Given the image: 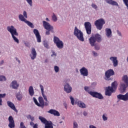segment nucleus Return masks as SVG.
<instances>
[{
	"mask_svg": "<svg viewBox=\"0 0 128 128\" xmlns=\"http://www.w3.org/2000/svg\"><path fill=\"white\" fill-rule=\"evenodd\" d=\"M102 42V36L98 34H95L90 36L89 38V42L91 46H94L96 50H99L100 46L96 44V42Z\"/></svg>",
	"mask_w": 128,
	"mask_h": 128,
	"instance_id": "1",
	"label": "nucleus"
},
{
	"mask_svg": "<svg viewBox=\"0 0 128 128\" xmlns=\"http://www.w3.org/2000/svg\"><path fill=\"white\" fill-rule=\"evenodd\" d=\"M128 86V76L126 75H124L122 77V82L120 84L119 90L121 93L124 92L126 88Z\"/></svg>",
	"mask_w": 128,
	"mask_h": 128,
	"instance_id": "2",
	"label": "nucleus"
},
{
	"mask_svg": "<svg viewBox=\"0 0 128 128\" xmlns=\"http://www.w3.org/2000/svg\"><path fill=\"white\" fill-rule=\"evenodd\" d=\"M7 30L8 32H9L11 34L12 36L13 40H14V42H17V44H18L20 42L18 39V38H16V36H18V32H16V29L14 28V26H8Z\"/></svg>",
	"mask_w": 128,
	"mask_h": 128,
	"instance_id": "3",
	"label": "nucleus"
},
{
	"mask_svg": "<svg viewBox=\"0 0 128 128\" xmlns=\"http://www.w3.org/2000/svg\"><path fill=\"white\" fill-rule=\"evenodd\" d=\"M34 102V104L37 106H40V108H44V106H48V103L47 102H44V98H42V96H39L38 98V100L40 103L38 102V100L36 98H33Z\"/></svg>",
	"mask_w": 128,
	"mask_h": 128,
	"instance_id": "4",
	"label": "nucleus"
},
{
	"mask_svg": "<svg viewBox=\"0 0 128 128\" xmlns=\"http://www.w3.org/2000/svg\"><path fill=\"white\" fill-rule=\"evenodd\" d=\"M74 36H76L77 38L80 42H84V34L78 30V28L75 27L74 30Z\"/></svg>",
	"mask_w": 128,
	"mask_h": 128,
	"instance_id": "5",
	"label": "nucleus"
},
{
	"mask_svg": "<svg viewBox=\"0 0 128 128\" xmlns=\"http://www.w3.org/2000/svg\"><path fill=\"white\" fill-rule=\"evenodd\" d=\"M38 119L40 120V122L45 124V128H54V126H52V122L48 121L46 119V118L40 116L38 117Z\"/></svg>",
	"mask_w": 128,
	"mask_h": 128,
	"instance_id": "6",
	"label": "nucleus"
},
{
	"mask_svg": "<svg viewBox=\"0 0 128 128\" xmlns=\"http://www.w3.org/2000/svg\"><path fill=\"white\" fill-rule=\"evenodd\" d=\"M43 23V26H44V28L46 30H47L46 34L47 35L50 34V32H54V27L52 26H50V23L46 22V21H43L42 22Z\"/></svg>",
	"mask_w": 128,
	"mask_h": 128,
	"instance_id": "7",
	"label": "nucleus"
},
{
	"mask_svg": "<svg viewBox=\"0 0 128 128\" xmlns=\"http://www.w3.org/2000/svg\"><path fill=\"white\" fill-rule=\"evenodd\" d=\"M114 76V71L112 69H109L105 72L104 80H112L110 76Z\"/></svg>",
	"mask_w": 128,
	"mask_h": 128,
	"instance_id": "8",
	"label": "nucleus"
},
{
	"mask_svg": "<svg viewBox=\"0 0 128 128\" xmlns=\"http://www.w3.org/2000/svg\"><path fill=\"white\" fill-rule=\"evenodd\" d=\"M104 24H106V22L103 18L98 19V20H96L94 22V24L96 27V28L99 30H100L102 28V26Z\"/></svg>",
	"mask_w": 128,
	"mask_h": 128,
	"instance_id": "9",
	"label": "nucleus"
},
{
	"mask_svg": "<svg viewBox=\"0 0 128 128\" xmlns=\"http://www.w3.org/2000/svg\"><path fill=\"white\" fill-rule=\"evenodd\" d=\"M54 44H56L57 48L60 49L64 48V42L60 40V38L56 36L54 38Z\"/></svg>",
	"mask_w": 128,
	"mask_h": 128,
	"instance_id": "10",
	"label": "nucleus"
},
{
	"mask_svg": "<svg viewBox=\"0 0 128 128\" xmlns=\"http://www.w3.org/2000/svg\"><path fill=\"white\" fill-rule=\"evenodd\" d=\"M84 26L86 34H92V24H90V22H86L84 23Z\"/></svg>",
	"mask_w": 128,
	"mask_h": 128,
	"instance_id": "11",
	"label": "nucleus"
},
{
	"mask_svg": "<svg viewBox=\"0 0 128 128\" xmlns=\"http://www.w3.org/2000/svg\"><path fill=\"white\" fill-rule=\"evenodd\" d=\"M90 94L93 96V98H98L99 100H102V98H104L102 95L98 92H90Z\"/></svg>",
	"mask_w": 128,
	"mask_h": 128,
	"instance_id": "12",
	"label": "nucleus"
},
{
	"mask_svg": "<svg viewBox=\"0 0 128 128\" xmlns=\"http://www.w3.org/2000/svg\"><path fill=\"white\" fill-rule=\"evenodd\" d=\"M117 98L118 100H124V102H126L128 100V92L126 93L124 95L122 94L118 95Z\"/></svg>",
	"mask_w": 128,
	"mask_h": 128,
	"instance_id": "13",
	"label": "nucleus"
},
{
	"mask_svg": "<svg viewBox=\"0 0 128 128\" xmlns=\"http://www.w3.org/2000/svg\"><path fill=\"white\" fill-rule=\"evenodd\" d=\"M34 34H35L38 42H42V37L40 34V32H38V29L34 30Z\"/></svg>",
	"mask_w": 128,
	"mask_h": 128,
	"instance_id": "14",
	"label": "nucleus"
},
{
	"mask_svg": "<svg viewBox=\"0 0 128 128\" xmlns=\"http://www.w3.org/2000/svg\"><path fill=\"white\" fill-rule=\"evenodd\" d=\"M80 72L81 76H88V70L84 67H82L80 69Z\"/></svg>",
	"mask_w": 128,
	"mask_h": 128,
	"instance_id": "15",
	"label": "nucleus"
},
{
	"mask_svg": "<svg viewBox=\"0 0 128 128\" xmlns=\"http://www.w3.org/2000/svg\"><path fill=\"white\" fill-rule=\"evenodd\" d=\"M8 127L10 128H14V126H16L14 124V118H12V116H10L8 117Z\"/></svg>",
	"mask_w": 128,
	"mask_h": 128,
	"instance_id": "16",
	"label": "nucleus"
},
{
	"mask_svg": "<svg viewBox=\"0 0 128 128\" xmlns=\"http://www.w3.org/2000/svg\"><path fill=\"white\" fill-rule=\"evenodd\" d=\"M115 91L113 90L112 88H110V86H108L106 90L105 94L108 96H110Z\"/></svg>",
	"mask_w": 128,
	"mask_h": 128,
	"instance_id": "17",
	"label": "nucleus"
},
{
	"mask_svg": "<svg viewBox=\"0 0 128 128\" xmlns=\"http://www.w3.org/2000/svg\"><path fill=\"white\" fill-rule=\"evenodd\" d=\"M36 51L34 48H32L31 54H30V58H31V60H34L36 58Z\"/></svg>",
	"mask_w": 128,
	"mask_h": 128,
	"instance_id": "18",
	"label": "nucleus"
},
{
	"mask_svg": "<svg viewBox=\"0 0 128 128\" xmlns=\"http://www.w3.org/2000/svg\"><path fill=\"white\" fill-rule=\"evenodd\" d=\"M72 90V88L68 84H66L64 86V90L66 92V94H70Z\"/></svg>",
	"mask_w": 128,
	"mask_h": 128,
	"instance_id": "19",
	"label": "nucleus"
},
{
	"mask_svg": "<svg viewBox=\"0 0 128 128\" xmlns=\"http://www.w3.org/2000/svg\"><path fill=\"white\" fill-rule=\"evenodd\" d=\"M110 60H112L114 66L116 68V66H118V58L115 56H112L110 58Z\"/></svg>",
	"mask_w": 128,
	"mask_h": 128,
	"instance_id": "20",
	"label": "nucleus"
},
{
	"mask_svg": "<svg viewBox=\"0 0 128 128\" xmlns=\"http://www.w3.org/2000/svg\"><path fill=\"white\" fill-rule=\"evenodd\" d=\"M48 112V114H53L56 116H60L58 111H57L56 110L54 109L50 110Z\"/></svg>",
	"mask_w": 128,
	"mask_h": 128,
	"instance_id": "21",
	"label": "nucleus"
},
{
	"mask_svg": "<svg viewBox=\"0 0 128 128\" xmlns=\"http://www.w3.org/2000/svg\"><path fill=\"white\" fill-rule=\"evenodd\" d=\"M7 104L8 106H9V108H12V110H13L16 112H18V110H16V106H14V104L12 102L10 101H8Z\"/></svg>",
	"mask_w": 128,
	"mask_h": 128,
	"instance_id": "22",
	"label": "nucleus"
},
{
	"mask_svg": "<svg viewBox=\"0 0 128 128\" xmlns=\"http://www.w3.org/2000/svg\"><path fill=\"white\" fill-rule=\"evenodd\" d=\"M40 88L44 100H46V102H48V98L46 97V94H44V86L42 84H40Z\"/></svg>",
	"mask_w": 128,
	"mask_h": 128,
	"instance_id": "23",
	"label": "nucleus"
},
{
	"mask_svg": "<svg viewBox=\"0 0 128 128\" xmlns=\"http://www.w3.org/2000/svg\"><path fill=\"white\" fill-rule=\"evenodd\" d=\"M18 82L16 80L12 81L10 84V86H12V88H14V90H18Z\"/></svg>",
	"mask_w": 128,
	"mask_h": 128,
	"instance_id": "24",
	"label": "nucleus"
},
{
	"mask_svg": "<svg viewBox=\"0 0 128 128\" xmlns=\"http://www.w3.org/2000/svg\"><path fill=\"white\" fill-rule=\"evenodd\" d=\"M106 34L107 36V38H112V30H110V28H106Z\"/></svg>",
	"mask_w": 128,
	"mask_h": 128,
	"instance_id": "25",
	"label": "nucleus"
},
{
	"mask_svg": "<svg viewBox=\"0 0 128 128\" xmlns=\"http://www.w3.org/2000/svg\"><path fill=\"white\" fill-rule=\"evenodd\" d=\"M107 4H112V6H118V4L116 2L112 0H105Z\"/></svg>",
	"mask_w": 128,
	"mask_h": 128,
	"instance_id": "26",
	"label": "nucleus"
},
{
	"mask_svg": "<svg viewBox=\"0 0 128 128\" xmlns=\"http://www.w3.org/2000/svg\"><path fill=\"white\" fill-rule=\"evenodd\" d=\"M118 88V82L116 81H114L112 84V86H110V88L113 90L114 92H116V90Z\"/></svg>",
	"mask_w": 128,
	"mask_h": 128,
	"instance_id": "27",
	"label": "nucleus"
},
{
	"mask_svg": "<svg viewBox=\"0 0 128 128\" xmlns=\"http://www.w3.org/2000/svg\"><path fill=\"white\" fill-rule=\"evenodd\" d=\"M29 94L30 96H32L34 94V88L32 86H30L28 89Z\"/></svg>",
	"mask_w": 128,
	"mask_h": 128,
	"instance_id": "28",
	"label": "nucleus"
},
{
	"mask_svg": "<svg viewBox=\"0 0 128 128\" xmlns=\"http://www.w3.org/2000/svg\"><path fill=\"white\" fill-rule=\"evenodd\" d=\"M78 106H79L80 108H86V105L81 101H78Z\"/></svg>",
	"mask_w": 128,
	"mask_h": 128,
	"instance_id": "29",
	"label": "nucleus"
},
{
	"mask_svg": "<svg viewBox=\"0 0 128 128\" xmlns=\"http://www.w3.org/2000/svg\"><path fill=\"white\" fill-rule=\"evenodd\" d=\"M25 22H26V24H28V26H30L32 28H34V24H32V23L28 21V20H26Z\"/></svg>",
	"mask_w": 128,
	"mask_h": 128,
	"instance_id": "30",
	"label": "nucleus"
},
{
	"mask_svg": "<svg viewBox=\"0 0 128 128\" xmlns=\"http://www.w3.org/2000/svg\"><path fill=\"white\" fill-rule=\"evenodd\" d=\"M19 19L22 22H26V19L24 18V17L22 14H20L18 16Z\"/></svg>",
	"mask_w": 128,
	"mask_h": 128,
	"instance_id": "31",
	"label": "nucleus"
},
{
	"mask_svg": "<svg viewBox=\"0 0 128 128\" xmlns=\"http://www.w3.org/2000/svg\"><path fill=\"white\" fill-rule=\"evenodd\" d=\"M16 98L18 100H22V96L20 94L18 93Z\"/></svg>",
	"mask_w": 128,
	"mask_h": 128,
	"instance_id": "32",
	"label": "nucleus"
},
{
	"mask_svg": "<svg viewBox=\"0 0 128 128\" xmlns=\"http://www.w3.org/2000/svg\"><path fill=\"white\" fill-rule=\"evenodd\" d=\"M26 118L28 120H31L32 122H34V117L32 116L30 114L27 116Z\"/></svg>",
	"mask_w": 128,
	"mask_h": 128,
	"instance_id": "33",
	"label": "nucleus"
},
{
	"mask_svg": "<svg viewBox=\"0 0 128 128\" xmlns=\"http://www.w3.org/2000/svg\"><path fill=\"white\" fill-rule=\"evenodd\" d=\"M6 96V94H0V106L2 104V100L0 98H4Z\"/></svg>",
	"mask_w": 128,
	"mask_h": 128,
	"instance_id": "34",
	"label": "nucleus"
},
{
	"mask_svg": "<svg viewBox=\"0 0 128 128\" xmlns=\"http://www.w3.org/2000/svg\"><path fill=\"white\" fill-rule=\"evenodd\" d=\"M52 20L54 22H56L58 20V18L54 14H53V16H52Z\"/></svg>",
	"mask_w": 128,
	"mask_h": 128,
	"instance_id": "35",
	"label": "nucleus"
},
{
	"mask_svg": "<svg viewBox=\"0 0 128 128\" xmlns=\"http://www.w3.org/2000/svg\"><path fill=\"white\" fill-rule=\"evenodd\" d=\"M6 80V78L4 76H0V82H4Z\"/></svg>",
	"mask_w": 128,
	"mask_h": 128,
	"instance_id": "36",
	"label": "nucleus"
},
{
	"mask_svg": "<svg viewBox=\"0 0 128 128\" xmlns=\"http://www.w3.org/2000/svg\"><path fill=\"white\" fill-rule=\"evenodd\" d=\"M70 100H71V104L72 106H74V99L72 96H70Z\"/></svg>",
	"mask_w": 128,
	"mask_h": 128,
	"instance_id": "37",
	"label": "nucleus"
},
{
	"mask_svg": "<svg viewBox=\"0 0 128 128\" xmlns=\"http://www.w3.org/2000/svg\"><path fill=\"white\" fill-rule=\"evenodd\" d=\"M44 46L45 48H48V42H44Z\"/></svg>",
	"mask_w": 128,
	"mask_h": 128,
	"instance_id": "38",
	"label": "nucleus"
},
{
	"mask_svg": "<svg viewBox=\"0 0 128 128\" xmlns=\"http://www.w3.org/2000/svg\"><path fill=\"white\" fill-rule=\"evenodd\" d=\"M54 70L56 72H58L60 70V68L58 66H54Z\"/></svg>",
	"mask_w": 128,
	"mask_h": 128,
	"instance_id": "39",
	"label": "nucleus"
},
{
	"mask_svg": "<svg viewBox=\"0 0 128 128\" xmlns=\"http://www.w3.org/2000/svg\"><path fill=\"white\" fill-rule=\"evenodd\" d=\"M28 4H30V6H32V0H26Z\"/></svg>",
	"mask_w": 128,
	"mask_h": 128,
	"instance_id": "40",
	"label": "nucleus"
},
{
	"mask_svg": "<svg viewBox=\"0 0 128 128\" xmlns=\"http://www.w3.org/2000/svg\"><path fill=\"white\" fill-rule=\"evenodd\" d=\"M92 6L94 10H97L98 9V6H96V4H92Z\"/></svg>",
	"mask_w": 128,
	"mask_h": 128,
	"instance_id": "41",
	"label": "nucleus"
},
{
	"mask_svg": "<svg viewBox=\"0 0 128 128\" xmlns=\"http://www.w3.org/2000/svg\"><path fill=\"white\" fill-rule=\"evenodd\" d=\"M20 128H26L24 124V122H21L20 124Z\"/></svg>",
	"mask_w": 128,
	"mask_h": 128,
	"instance_id": "42",
	"label": "nucleus"
},
{
	"mask_svg": "<svg viewBox=\"0 0 128 128\" xmlns=\"http://www.w3.org/2000/svg\"><path fill=\"white\" fill-rule=\"evenodd\" d=\"M102 118H103V120H104V121L108 120V117H106V116L105 114H104L102 115Z\"/></svg>",
	"mask_w": 128,
	"mask_h": 128,
	"instance_id": "43",
	"label": "nucleus"
},
{
	"mask_svg": "<svg viewBox=\"0 0 128 128\" xmlns=\"http://www.w3.org/2000/svg\"><path fill=\"white\" fill-rule=\"evenodd\" d=\"M84 90H86V92H88V94L90 92V88L88 86L84 87Z\"/></svg>",
	"mask_w": 128,
	"mask_h": 128,
	"instance_id": "44",
	"label": "nucleus"
},
{
	"mask_svg": "<svg viewBox=\"0 0 128 128\" xmlns=\"http://www.w3.org/2000/svg\"><path fill=\"white\" fill-rule=\"evenodd\" d=\"M78 123L76 122H74V128H78Z\"/></svg>",
	"mask_w": 128,
	"mask_h": 128,
	"instance_id": "45",
	"label": "nucleus"
},
{
	"mask_svg": "<svg viewBox=\"0 0 128 128\" xmlns=\"http://www.w3.org/2000/svg\"><path fill=\"white\" fill-rule=\"evenodd\" d=\"M24 18H28V14H26V11L24 12V14H23Z\"/></svg>",
	"mask_w": 128,
	"mask_h": 128,
	"instance_id": "46",
	"label": "nucleus"
},
{
	"mask_svg": "<svg viewBox=\"0 0 128 128\" xmlns=\"http://www.w3.org/2000/svg\"><path fill=\"white\" fill-rule=\"evenodd\" d=\"M92 54H93L94 56H98V53H96V52L93 51Z\"/></svg>",
	"mask_w": 128,
	"mask_h": 128,
	"instance_id": "47",
	"label": "nucleus"
},
{
	"mask_svg": "<svg viewBox=\"0 0 128 128\" xmlns=\"http://www.w3.org/2000/svg\"><path fill=\"white\" fill-rule=\"evenodd\" d=\"M117 34L120 36H122V33L118 30H117Z\"/></svg>",
	"mask_w": 128,
	"mask_h": 128,
	"instance_id": "48",
	"label": "nucleus"
},
{
	"mask_svg": "<svg viewBox=\"0 0 128 128\" xmlns=\"http://www.w3.org/2000/svg\"><path fill=\"white\" fill-rule=\"evenodd\" d=\"M83 114H84V116H88V112H86V111H84L83 112Z\"/></svg>",
	"mask_w": 128,
	"mask_h": 128,
	"instance_id": "49",
	"label": "nucleus"
},
{
	"mask_svg": "<svg viewBox=\"0 0 128 128\" xmlns=\"http://www.w3.org/2000/svg\"><path fill=\"white\" fill-rule=\"evenodd\" d=\"M89 128H96V127L94 125H90Z\"/></svg>",
	"mask_w": 128,
	"mask_h": 128,
	"instance_id": "50",
	"label": "nucleus"
},
{
	"mask_svg": "<svg viewBox=\"0 0 128 128\" xmlns=\"http://www.w3.org/2000/svg\"><path fill=\"white\" fill-rule=\"evenodd\" d=\"M4 60H2L0 62V66H2V64H4Z\"/></svg>",
	"mask_w": 128,
	"mask_h": 128,
	"instance_id": "51",
	"label": "nucleus"
},
{
	"mask_svg": "<svg viewBox=\"0 0 128 128\" xmlns=\"http://www.w3.org/2000/svg\"><path fill=\"white\" fill-rule=\"evenodd\" d=\"M30 126H34V123L32 122H30Z\"/></svg>",
	"mask_w": 128,
	"mask_h": 128,
	"instance_id": "52",
	"label": "nucleus"
},
{
	"mask_svg": "<svg viewBox=\"0 0 128 128\" xmlns=\"http://www.w3.org/2000/svg\"><path fill=\"white\" fill-rule=\"evenodd\" d=\"M16 58V60H18V64H20V60L18 58Z\"/></svg>",
	"mask_w": 128,
	"mask_h": 128,
	"instance_id": "53",
	"label": "nucleus"
},
{
	"mask_svg": "<svg viewBox=\"0 0 128 128\" xmlns=\"http://www.w3.org/2000/svg\"><path fill=\"white\" fill-rule=\"evenodd\" d=\"M52 56H56V52H52Z\"/></svg>",
	"mask_w": 128,
	"mask_h": 128,
	"instance_id": "54",
	"label": "nucleus"
},
{
	"mask_svg": "<svg viewBox=\"0 0 128 128\" xmlns=\"http://www.w3.org/2000/svg\"><path fill=\"white\" fill-rule=\"evenodd\" d=\"M46 20L47 22H50V20H48V18H46Z\"/></svg>",
	"mask_w": 128,
	"mask_h": 128,
	"instance_id": "55",
	"label": "nucleus"
},
{
	"mask_svg": "<svg viewBox=\"0 0 128 128\" xmlns=\"http://www.w3.org/2000/svg\"><path fill=\"white\" fill-rule=\"evenodd\" d=\"M65 108H66V106H65Z\"/></svg>",
	"mask_w": 128,
	"mask_h": 128,
	"instance_id": "56",
	"label": "nucleus"
},
{
	"mask_svg": "<svg viewBox=\"0 0 128 128\" xmlns=\"http://www.w3.org/2000/svg\"><path fill=\"white\" fill-rule=\"evenodd\" d=\"M49 0V1H50V0Z\"/></svg>",
	"mask_w": 128,
	"mask_h": 128,
	"instance_id": "57",
	"label": "nucleus"
}]
</instances>
